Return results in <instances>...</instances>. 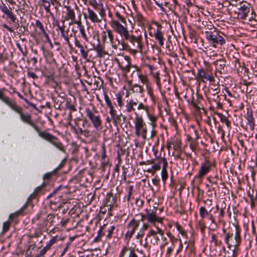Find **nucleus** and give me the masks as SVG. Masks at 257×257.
<instances>
[{"mask_svg": "<svg viewBox=\"0 0 257 257\" xmlns=\"http://www.w3.org/2000/svg\"><path fill=\"white\" fill-rule=\"evenodd\" d=\"M41 32L42 35L46 38V41L48 42H51V39H50V38L49 37V36L48 34V33L46 32V31L45 30V29L44 30H43Z\"/></svg>", "mask_w": 257, "mask_h": 257, "instance_id": "nucleus-55", "label": "nucleus"}, {"mask_svg": "<svg viewBox=\"0 0 257 257\" xmlns=\"http://www.w3.org/2000/svg\"><path fill=\"white\" fill-rule=\"evenodd\" d=\"M41 32L42 35L46 38V41L48 42H51V39H50V38L49 37V36L48 34V33L46 32V31L45 30V29L44 30H43Z\"/></svg>", "mask_w": 257, "mask_h": 257, "instance_id": "nucleus-56", "label": "nucleus"}, {"mask_svg": "<svg viewBox=\"0 0 257 257\" xmlns=\"http://www.w3.org/2000/svg\"><path fill=\"white\" fill-rule=\"evenodd\" d=\"M116 101L118 103V106L121 108L123 106L122 98L120 94L118 93L116 94Z\"/></svg>", "mask_w": 257, "mask_h": 257, "instance_id": "nucleus-48", "label": "nucleus"}, {"mask_svg": "<svg viewBox=\"0 0 257 257\" xmlns=\"http://www.w3.org/2000/svg\"><path fill=\"white\" fill-rule=\"evenodd\" d=\"M57 236L53 237L47 243V245L45 246L46 248L48 250L50 249L51 246L57 241Z\"/></svg>", "mask_w": 257, "mask_h": 257, "instance_id": "nucleus-45", "label": "nucleus"}, {"mask_svg": "<svg viewBox=\"0 0 257 257\" xmlns=\"http://www.w3.org/2000/svg\"><path fill=\"white\" fill-rule=\"evenodd\" d=\"M132 91L134 92L142 93L144 91V89L141 85L135 84L132 87Z\"/></svg>", "mask_w": 257, "mask_h": 257, "instance_id": "nucleus-42", "label": "nucleus"}, {"mask_svg": "<svg viewBox=\"0 0 257 257\" xmlns=\"http://www.w3.org/2000/svg\"><path fill=\"white\" fill-rule=\"evenodd\" d=\"M137 108L139 110L143 109L146 112H148L149 109L148 106L147 105H144L142 102H140L139 103H138Z\"/></svg>", "mask_w": 257, "mask_h": 257, "instance_id": "nucleus-52", "label": "nucleus"}, {"mask_svg": "<svg viewBox=\"0 0 257 257\" xmlns=\"http://www.w3.org/2000/svg\"><path fill=\"white\" fill-rule=\"evenodd\" d=\"M147 128L146 125L145 126V127H143V128L141 130V136H142V138L145 140L148 139L147 138Z\"/></svg>", "mask_w": 257, "mask_h": 257, "instance_id": "nucleus-53", "label": "nucleus"}, {"mask_svg": "<svg viewBox=\"0 0 257 257\" xmlns=\"http://www.w3.org/2000/svg\"><path fill=\"white\" fill-rule=\"evenodd\" d=\"M0 9L1 11L7 16H8L9 13H10L11 12L8 9L7 7L5 4H3L2 6H0Z\"/></svg>", "mask_w": 257, "mask_h": 257, "instance_id": "nucleus-50", "label": "nucleus"}, {"mask_svg": "<svg viewBox=\"0 0 257 257\" xmlns=\"http://www.w3.org/2000/svg\"><path fill=\"white\" fill-rule=\"evenodd\" d=\"M205 37L209 43L214 48L222 46L225 43L223 37L219 35L215 30L207 31L205 32Z\"/></svg>", "mask_w": 257, "mask_h": 257, "instance_id": "nucleus-5", "label": "nucleus"}, {"mask_svg": "<svg viewBox=\"0 0 257 257\" xmlns=\"http://www.w3.org/2000/svg\"><path fill=\"white\" fill-rule=\"evenodd\" d=\"M27 75L29 77L32 78L34 79H36L38 78V76L33 71H28Z\"/></svg>", "mask_w": 257, "mask_h": 257, "instance_id": "nucleus-59", "label": "nucleus"}, {"mask_svg": "<svg viewBox=\"0 0 257 257\" xmlns=\"http://www.w3.org/2000/svg\"><path fill=\"white\" fill-rule=\"evenodd\" d=\"M67 11L65 16V20H71V22L73 21L75 19V14L74 12V10L69 6L66 7Z\"/></svg>", "mask_w": 257, "mask_h": 257, "instance_id": "nucleus-25", "label": "nucleus"}, {"mask_svg": "<svg viewBox=\"0 0 257 257\" xmlns=\"http://www.w3.org/2000/svg\"><path fill=\"white\" fill-rule=\"evenodd\" d=\"M7 17L9 19H10L14 23H15L17 20V18L16 17L15 15L12 11L10 13H9V14L8 15V16H7Z\"/></svg>", "mask_w": 257, "mask_h": 257, "instance_id": "nucleus-61", "label": "nucleus"}, {"mask_svg": "<svg viewBox=\"0 0 257 257\" xmlns=\"http://www.w3.org/2000/svg\"><path fill=\"white\" fill-rule=\"evenodd\" d=\"M67 108L70 109L71 111H74L76 110V107L74 105L70 103L67 104Z\"/></svg>", "mask_w": 257, "mask_h": 257, "instance_id": "nucleus-64", "label": "nucleus"}, {"mask_svg": "<svg viewBox=\"0 0 257 257\" xmlns=\"http://www.w3.org/2000/svg\"><path fill=\"white\" fill-rule=\"evenodd\" d=\"M69 29L67 30L66 31H65V30L62 32L61 33V36L64 38V40L66 42V43L68 44V45L69 47L71 46V45L69 39L70 37L72 36V34L69 33Z\"/></svg>", "mask_w": 257, "mask_h": 257, "instance_id": "nucleus-30", "label": "nucleus"}, {"mask_svg": "<svg viewBox=\"0 0 257 257\" xmlns=\"http://www.w3.org/2000/svg\"><path fill=\"white\" fill-rule=\"evenodd\" d=\"M79 48L80 49V52L83 58L85 59H87L88 54V50L87 48L86 47L85 48H84L83 45Z\"/></svg>", "mask_w": 257, "mask_h": 257, "instance_id": "nucleus-40", "label": "nucleus"}, {"mask_svg": "<svg viewBox=\"0 0 257 257\" xmlns=\"http://www.w3.org/2000/svg\"><path fill=\"white\" fill-rule=\"evenodd\" d=\"M115 229V226L114 225L111 226L109 228L107 229L106 230L107 233L106 234V238L108 239H110L112 237V234L113 232Z\"/></svg>", "mask_w": 257, "mask_h": 257, "instance_id": "nucleus-41", "label": "nucleus"}, {"mask_svg": "<svg viewBox=\"0 0 257 257\" xmlns=\"http://www.w3.org/2000/svg\"><path fill=\"white\" fill-rule=\"evenodd\" d=\"M102 40L104 43H110L112 47L114 49H117V44L114 43V37L112 32L110 29H106L101 33Z\"/></svg>", "mask_w": 257, "mask_h": 257, "instance_id": "nucleus-14", "label": "nucleus"}, {"mask_svg": "<svg viewBox=\"0 0 257 257\" xmlns=\"http://www.w3.org/2000/svg\"><path fill=\"white\" fill-rule=\"evenodd\" d=\"M247 120V124L249 126V128L251 131H253L254 128V118L252 115V112L250 110H247V113L245 116Z\"/></svg>", "mask_w": 257, "mask_h": 257, "instance_id": "nucleus-23", "label": "nucleus"}, {"mask_svg": "<svg viewBox=\"0 0 257 257\" xmlns=\"http://www.w3.org/2000/svg\"><path fill=\"white\" fill-rule=\"evenodd\" d=\"M164 231L158 226L156 227V230L150 229L146 235V239H150V242L154 245H157L160 241V238H163Z\"/></svg>", "mask_w": 257, "mask_h": 257, "instance_id": "nucleus-8", "label": "nucleus"}, {"mask_svg": "<svg viewBox=\"0 0 257 257\" xmlns=\"http://www.w3.org/2000/svg\"><path fill=\"white\" fill-rule=\"evenodd\" d=\"M211 170V163L207 160H205L204 162H201L200 167L198 172L195 176L196 179H201L206 176Z\"/></svg>", "mask_w": 257, "mask_h": 257, "instance_id": "nucleus-11", "label": "nucleus"}, {"mask_svg": "<svg viewBox=\"0 0 257 257\" xmlns=\"http://www.w3.org/2000/svg\"><path fill=\"white\" fill-rule=\"evenodd\" d=\"M154 37L159 41L160 46H162L164 45L165 40L163 33L161 31L157 30L154 32Z\"/></svg>", "mask_w": 257, "mask_h": 257, "instance_id": "nucleus-28", "label": "nucleus"}, {"mask_svg": "<svg viewBox=\"0 0 257 257\" xmlns=\"http://www.w3.org/2000/svg\"><path fill=\"white\" fill-rule=\"evenodd\" d=\"M138 77L139 80L144 84L146 85L147 88H148V85L149 83V81L148 80V77L146 75H144L142 74L138 75Z\"/></svg>", "mask_w": 257, "mask_h": 257, "instance_id": "nucleus-37", "label": "nucleus"}, {"mask_svg": "<svg viewBox=\"0 0 257 257\" xmlns=\"http://www.w3.org/2000/svg\"><path fill=\"white\" fill-rule=\"evenodd\" d=\"M155 127H152L151 136L149 139H153L157 135V131L155 129Z\"/></svg>", "mask_w": 257, "mask_h": 257, "instance_id": "nucleus-63", "label": "nucleus"}, {"mask_svg": "<svg viewBox=\"0 0 257 257\" xmlns=\"http://www.w3.org/2000/svg\"><path fill=\"white\" fill-rule=\"evenodd\" d=\"M148 117H149L150 121H151L150 124L152 126V127H156V121L157 120V117L156 116L151 115L150 114H148Z\"/></svg>", "mask_w": 257, "mask_h": 257, "instance_id": "nucleus-44", "label": "nucleus"}, {"mask_svg": "<svg viewBox=\"0 0 257 257\" xmlns=\"http://www.w3.org/2000/svg\"><path fill=\"white\" fill-rule=\"evenodd\" d=\"M79 31L81 37L85 40V42H89V39L90 38V33L88 32L87 33L85 30L84 28L79 30Z\"/></svg>", "mask_w": 257, "mask_h": 257, "instance_id": "nucleus-32", "label": "nucleus"}, {"mask_svg": "<svg viewBox=\"0 0 257 257\" xmlns=\"http://www.w3.org/2000/svg\"><path fill=\"white\" fill-rule=\"evenodd\" d=\"M174 246L175 244H172L171 246L167 248L166 253V255L169 256L171 254L174 250Z\"/></svg>", "mask_w": 257, "mask_h": 257, "instance_id": "nucleus-58", "label": "nucleus"}, {"mask_svg": "<svg viewBox=\"0 0 257 257\" xmlns=\"http://www.w3.org/2000/svg\"><path fill=\"white\" fill-rule=\"evenodd\" d=\"M114 61L123 72H128L130 71L131 64L130 58L128 56H124L123 58L119 59L115 58Z\"/></svg>", "mask_w": 257, "mask_h": 257, "instance_id": "nucleus-13", "label": "nucleus"}, {"mask_svg": "<svg viewBox=\"0 0 257 257\" xmlns=\"http://www.w3.org/2000/svg\"><path fill=\"white\" fill-rule=\"evenodd\" d=\"M197 76L200 80L204 82L206 81H209L210 82L214 81V78L212 76L210 75L209 74L205 72L203 69L198 70Z\"/></svg>", "mask_w": 257, "mask_h": 257, "instance_id": "nucleus-19", "label": "nucleus"}, {"mask_svg": "<svg viewBox=\"0 0 257 257\" xmlns=\"http://www.w3.org/2000/svg\"><path fill=\"white\" fill-rule=\"evenodd\" d=\"M145 214H141V221L144 222L146 220L149 223L155 227L157 226V223H162L163 218L158 215L156 207H154L152 209L147 208L145 210Z\"/></svg>", "mask_w": 257, "mask_h": 257, "instance_id": "nucleus-3", "label": "nucleus"}, {"mask_svg": "<svg viewBox=\"0 0 257 257\" xmlns=\"http://www.w3.org/2000/svg\"><path fill=\"white\" fill-rule=\"evenodd\" d=\"M115 197L112 194H107L106 198V205L107 206H112L115 203Z\"/></svg>", "mask_w": 257, "mask_h": 257, "instance_id": "nucleus-31", "label": "nucleus"}, {"mask_svg": "<svg viewBox=\"0 0 257 257\" xmlns=\"http://www.w3.org/2000/svg\"><path fill=\"white\" fill-rule=\"evenodd\" d=\"M73 24H75L77 25L78 28H79V30L84 28V27L82 24V22H81L80 19L77 21L75 20V19L73 21L69 23V25H72Z\"/></svg>", "mask_w": 257, "mask_h": 257, "instance_id": "nucleus-49", "label": "nucleus"}, {"mask_svg": "<svg viewBox=\"0 0 257 257\" xmlns=\"http://www.w3.org/2000/svg\"><path fill=\"white\" fill-rule=\"evenodd\" d=\"M0 100L9 106L12 110L19 114L22 121L32 126L38 133V135L40 134L41 132L40 128L36 123L34 122L31 115L28 113H24L23 108L18 106L14 101L11 100L9 96L5 95L3 90L1 88Z\"/></svg>", "mask_w": 257, "mask_h": 257, "instance_id": "nucleus-1", "label": "nucleus"}, {"mask_svg": "<svg viewBox=\"0 0 257 257\" xmlns=\"http://www.w3.org/2000/svg\"><path fill=\"white\" fill-rule=\"evenodd\" d=\"M44 76L50 80H54V74L52 73L44 74Z\"/></svg>", "mask_w": 257, "mask_h": 257, "instance_id": "nucleus-62", "label": "nucleus"}, {"mask_svg": "<svg viewBox=\"0 0 257 257\" xmlns=\"http://www.w3.org/2000/svg\"><path fill=\"white\" fill-rule=\"evenodd\" d=\"M146 125V123L142 117L137 116L135 118V134L137 137L141 136V130L143 128V127H145Z\"/></svg>", "mask_w": 257, "mask_h": 257, "instance_id": "nucleus-15", "label": "nucleus"}, {"mask_svg": "<svg viewBox=\"0 0 257 257\" xmlns=\"http://www.w3.org/2000/svg\"><path fill=\"white\" fill-rule=\"evenodd\" d=\"M140 222V220H137L133 218L127 224V231L125 233L124 237L126 242L128 243L130 241L136 230L139 226Z\"/></svg>", "mask_w": 257, "mask_h": 257, "instance_id": "nucleus-9", "label": "nucleus"}, {"mask_svg": "<svg viewBox=\"0 0 257 257\" xmlns=\"http://www.w3.org/2000/svg\"><path fill=\"white\" fill-rule=\"evenodd\" d=\"M87 12H88V18L93 23H100L101 21L102 18L103 17H101L100 16V17H99L96 13H95L92 9H91L90 8H87Z\"/></svg>", "mask_w": 257, "mask_h": 257, "instance_id": "nucleus-21", "label": "nucleus"}, {"mask_svg": "<svg viewBox=\"0 0 257 257\" xmlns=\"http://www.w3.org/2000/svg\"><path fill=\"white\" fill-rule=\"evenodd\" d=\"M134 190V186L133 185H130L126 188V190L127 192V195H126V200L128 202H130L131 199L133 198L132 194L133 191Z\"/></svg>", "mask_w": 257, "mask_h": 257, "instance_id": "nucleus-35", "label": "nucleus"}, {"mask_svg": "<svg viewBox=\"0 0 257 257\" xmlns=\"http://www.w3.org/2000/svg\"><path fill=\"white\" fill-rule=\"evenodd\" d=\"M10 227V222L9 221H7L4 222L3 223V231L4 233L7 232L9 230Z\"/></svg>", "mask_w": 257, "mask_h": 257, "instance_id": "nucleus-51", "label": "nucleus"}, {"mask_svg": "<svg viewBox=\"0 0 257 257\" xmlns=\"http://www.w3.org/2000/svg\"><path fill=\"white\" fill-rule=\"evenodd\" d=\"M119 257H138V255L134 248L124 246L119 253Z\"/></svg>", "mask_w": 257, "mask_h": 257, "instance_id": "nucleus-16", "label": "nucleus"}, {"mask_svg": "<svg viewBox=\"0 0 257 257\" xmlns=\"http://www.w3.org/2000/svg\"><path fill=\"white\" fill-rule=\"evenodd\" d=\"M154 160V163H153V168L155 170L159 171L161 169V165H164L165 161H167L165 158L157 157Z\"/></svg>", "mask_w": 257, "mask_h": 257, "instance_id": "nucleus-24", "label": "nucleus"}, {"mask_svg": "<svg viewBox=\"0 0 257 257\" xmlns=\"http://www.w3.org/2000/svg\"><path fill=\"white\" fill-rule=\"evenodd\" d=\"M203 98L202 95L198 93L196 94V99H193L192 100V106L197 110H200L201 109H203L202 103L203 102Z\"/></svg>", "mask_w": 257, "mask_h": 257, "instance_id": "nucleus-20", "label": "nucleus"}, {"mask_svg": "<svg viewBox=\"0 0 257 257\" xmlns=\"http://www.w3.org/2000/svg\"><path fill=\"white\" fill-rule=\"evenodd\" d=\"M199 213L201 217L203 219L206 218L210 214L204 206H201L200 208Z\"/></svg>", "mask_w": 257, "mask_h": 257, "instance_id": "nucleus-36", "label": "nucleus"}, {"mask_svg": "<svg viewBox=\"0 0 257 257\" xmlns=\"http://www.w3.org/2000/svg\"><path fill=\"white\" fill-rule=\"evenodd\" d=\"M109 113L113 119V122L116 125L117 123V120L120 119V116L116 114V110L114 109V108L112 110H109Z\"/></svg>", "mask_w": 257, "mask_h": 257, "instance_id": "nucleus-33", "label": "nucleus"}, {"mask_svg": "<svg viewBox=\"0 0 257 257\" xmlns=\"http://www.w3.org/2000/svg\"><path fill=\"white\" fill-rule=\"evenodd\" d=\"M167 167H168V162L167 161H165L164 165L163 166L161 171V177L162 180L164 183H166V180L168 178V175L167 172Z\"/></svg>", "mask_w": 257, "mask_h": 257, "instance_id": "nucleus-29", "label": "nucleus"}, {"mask_svg": "<svg viewBox=\"0 0 257 257\" xmlns=\"http://www.w3.org/2000/svg\"><path fill=\"white\" fill-rule=\"evenodd\" d=\"M39 136L51 143L59 151L63 153H66L65 147L57 137L44 131L41 132L39 134Z\"/></svg>", "mask_w": 257, "mask_h": 257, "instance_id": "nucleus-7", "label": "nucleus"}, {"mask_svg": "<svg viewBox=\"0 0 257 257\" xmlns=\"http://www.w3.org/2000/svg\"><path fill=\"white\" fill-rule=\"evenodd\" d=\"M94 50L97 52L98 57H102L107 54L106 52L104 50V47L98 43L95 47L94 48Z\"/></svg>", "mask_w": 257, "mask_h": 257, "instance_id": "nucleus-26", "label": "nucleus"}, {"mask_svg": "<svg viewBox=\"0 0 257 257\" xmlns=\"http://www.w3.org/2000/svg\"><path fill=\"white\" fill-rule=\"evenodd\" d=\"M129 37L130 39H124V40L128 41L132 44L134 47L136 48V49L135 50V52H139L142 53L143 47L142 44V36L140 35L138 36H135L130 34Z\"/></svg>", "mask_w": 257, "mask_h": 257, "instance_id": "nucleus-12", "label": "nucleus"}, {"mask_svg": "<svg viewBox=\"0 0 257 257\" xmlns=\"http://www.w3.org/2000/svg\"><path fill=\"white\" fill-rule=\"evenodd\" d=\"M150 223H143L142 227L140 230L145 233V231L147 230L150 227Z\"/></svg>", "mask_w": 257, "mask_h": 257, "instance_id": "nucleus-60", "label": "nucleus"}, {"mask_svg": "<svg viewBox=\"0 0 257 257\" xmlns=\"http://www.w3.org/2000/svg\"><path fill=\"white\" fill-rule=\"evenodd\" d=\"M42 6L44 7V9L46 12L49 13L50 12V4L47 0H41Z\"/></svg>", "mask_w": 257, "mask_h": 257, "instance_id": "nucleus-46", "label": "nucleus"}, {"mask_svg": "<svg viewBox=\"0 0 257 257\" xmlns=\"http://www.w3.org/2000/svg\"><path fill=\"white\" fill-rule=\"evenodd\" d=\"M89 5L97 11L101 17L105 16V10L102 4L98 3L97 0H87Z\"/></svg>", "mask_w": 257, "mask_h": 257, "instance_id": "nucleus-17", "label": "nucleus"}, {"mask_svg": "<svg viewBox=\"0 0 257 257\" xmlns=\"http://www.w3.org/2000/svg\"><path fill=\"white\" fill-rule=\"evenodd\" d=\"M240 232L239 227L235 225L234 230H231V232H228L226 234L225 241L228 247L234 246L236 248L239 245L241 241Z\"/></svg>", "mask_w": 257, "mask_h": 257, "instance_id": "nucleus-4", "label": "nucleus"}, {"mask_svg": "<svg viewBox=\"0 0 257 257\" xmlns=\"http://www.w3.org/2000/svg\"><path fill=\"white\" fill-rule=\"evenodd\" d=\"M211 242H214L216 246H220L222 242L220 240H218L216 238V235L215 234H211Z\"/></svg>", "mask_w": 257, "mask_h": 257, "instance_id": "nucleus-47", "label": "nucleus"}, {"mask_svg": "<svg viewBox=\"0 0 257 257\" xmlns=\"http://www.w3.org/2000/svg\"><path fill=\"white\" fill-rule=\"evenodd\" d=\"M36 27L38 28L41 31L44 29V27L41 21L39 20L36 21L35 24Z\"/></svg>", "mask_w": 257, "mask_h": 257, "instance_id": "nucleus-57", "label": "nucleus"}, {"mask_svg": "<svg viewBox=\"0 0 257 257\" xmlns=\"http://www.w3.org/2000/svg\"><path fill=\"white\" fill-rule=\"evenodd\" d=\"M104 100L105 101L106 104L107 106L109 107V110H112L114 109V107L111 103V101L110 99H109V97L107 95L106 93H104Z\"/></svg>", "mask_w": 257, "mask_h": 257, "instance_id": "nucleus-39", "label": "nucleus"}, {"mask_svg": "<svg viewBox=\"0 0 257 257\" xmlns=\"http://www.w3.org/2000/svg\"><path fill=\"white\" fill-rule=\"evenodd\" d=\"M85 111L86 116L91 121L93 126L97 131L101 130L102 128V121L95 107L93 106L92 109L89 107H86Z\"/></svg>", "mask_w": 257, "mask_h": 257, "instance_id": "nucleus-6", "label": "nucleus"}, {"mask_svg": "<svg viewBox=\"0 0 257 257\" xmlns=\"http://www.w3.org/2000/svg\"><path fill=\"white\" fill-rule=\"evenodd\" d=\"M46 184L43 183L41 185L36 187L33 192L30 194L28 198V202H30L34 198L37 197L38 196L43 194L45 192L44 187Z\"/></svg>", "mask_w": 257, "mask_h": 257, "instance_id": "nucleus-18", "label": "nucleus"}, {"mask_svg": "<svg viewBox=\"0 0 257 257\" xmlns=\"http://www.w3.org/2000/svg\"><path fill=\"white\" fill-rule=\"evenodd\" d=\"M139 101L137 99H131L126 101L125 105L126 111L128 113H131L134 111L135 109V106H137L138 104Z\"/></svg>", "mask_w": 257, "mask_h": 257, "instance_id": "nucleus-22", "label": "nucleus"}, {"mask_svg": "<svg viewBox=\"0 0 257 257\" xmlns=\"http://www.w3.org/2000/svg\"><path fill=\"white\" fill-rule=\"evenodd\" d=\"M213 63L216 69L220 72L224 70L225 66V61L223 59L217 60Z\"/></svg>", "mask_w": 257, "mask_h": 257, "instance_id": "nucleus-27", "label": "nucleus"}, {"mask_svg": "<svg viewBox=\"0 0 257 257\" xmlns=\"http://www.w3.org/2000/svg\"><path fill=\"white\" fill-rule=\"evenodd\" d=\"M250 4L247 3L241 2L234 13L237 15V18L240 20H244L247 17L249 13Z\"/></svg>", "mask_w": 257, "mask_h": 257, "instance_id": "nucleus-10", "label": "nucleus"}, {"mask_svg": "<svg viewBox=\"0 0 257 257\" xmlns=\"http://www.w3.org/2000/svg\"><path fill=\"white\" fill-rule=\"evenodd\" d=\"M54 25L56 26H57V29H56L57 31H60L61 33H62V32H63L64 30H65V26L63 24L62 26H60L59 25V22L58 21H56L55 23H54Z\"/></svg>", "mask_w": 257, "mask_h": 257, "instance_id": "nucleus-54", "label": "nucleus"}, {"mask_svg": "<svg viewBox=\"0 0 257 257\" xmlns=\"http://www.w3.org/2000/svg\"><path fill=\"white\" fill-rule=\"evenodd\" d=\"M110 25L113 30L123 40L130 39L126 20L118 12H115V17L110 22Z\"/></svg>", "mask_w": 257, "mask_h": 257, "instance_id": "nucleus-2", "label": "nucleus"}, {"mask_svg": "<svg viewBox=\"0 0 257 257\" xmlns=\"http://www.w3.org/2000/svg\"><path fill=\"white\" fill-rule=\"evenodd\" d=\"M134 20L139 23V25H143L145 23V19L140 14H136L134 17Z\"/></svg>", "mask_w": 257, "mask_h": 257, "instance_id": "nucleus-38", "label": "nucleus"}, {"mask_svg": "<svg viewBox=\"0 0 257 257\" xmlns=\"http://www.w3.org/2000/svg\"><path fill=\"white\" fill-rule=\"evenodd\" d=\"M217 114L220 117L222 122L224 123L227 126L229 125L230 121L225 115L221 113H217Z\"/></svg>", "mask_w": 257, "mask_h": 257, "instance_id": "nucleus-43", "label": "nucleus"}, {"mask_svg": "<svg viewBox=\"0 0 257 257\" xmlns=\"http://www.w3.org/2000/svg\"><path fill=\"white\" fill-rule=\"evenodd\" d=\"M211 84L210 86V89L212 90L213 93L212 94L215 96L216 94H218L220 92V88L218 84L215 83L214 81L211 82Z\"/></svg>", "mask_w": 257, "mask_h": 257, "instance_id": "nucleus-34", "label": "nucleus"}]
</instances>
